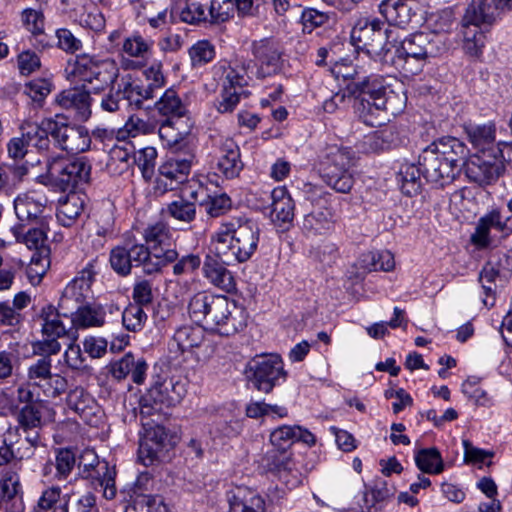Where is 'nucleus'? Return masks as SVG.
Segmentation results:
<instances>
[{"mask_svg": "<svg viewBox=\"0 0 512 512\" xmlns=\"http://www.w3.org/2000/svg\"><path fill=\"white\" fill-rule=\"evenodd\" d=\"M260 228L246 215L231 216L220 222L211 235V252L226 263L249 261L258 249Z\"/></svg>", "mask_w": 512, "mask_h": 512, "instance_id": "nucleus-1", "label": "nucleus"}, {"mask_svg": "<svg viewBox=\"0 0 512 512\" xmlns=\"http://www.w3.org/2000/svg\"><path fill=\"white\" fill-rule=\"evenodd\" d=\"M467 154V147L459 139L440 138L424 148L419 156L422 176L434 187L443 188L459 175Z\"/></svg>", "mask_w": 512, "mask_h": 512, "instance_id": "nucleus-2", "label": "nucleus"}, {"mask_svg": "<svg viewBox=\"0 0 512 512\" xmlns=\"http://www.w3.org/2000/svg\"><path fill=\"white\" fill-rule=\"evenodd\" d=\"M188 314L195 323L223 336L234 335L246 326L236 302L223 295L196 293L188 303Z\"/></svg>", "mask_w": 512, "mask_h": 512, "instance_id": "nucleus-3", "label": "nucleus"}, {"mask_svg": "<svg viewBox=\"0 0 512 512\" xmlns=\"http://www.w3.org/2000/svg\"><path fill=\"white\" fill-rule=\"evenodd\" d=\"M354 96V109L361 122L370 127L381 126L388 120V103L392 91L380 75H369L347 86Z\"/></svg>", "mask_w": 512, "mask_h": 512, "instance_id": "nucleus-4", "label": "nucleus"}, {"mask_svg": "<svg viewBox=\"0 0 512 512\" xmlns=\"http://www.w3.org/2000/svg\"><path fill=\"white\" fill-rule=\"evenodd\" d=\"M439 43L437 35L425 32L410 34L402 40L398 37V43L391 45V49L395 48L393 64L405 74L416 75L428 58L439 53Z\"/></svg>", "mask_w": 512, "mask_h": 512, "instance_id": "nucleus-5", "label": "nucleus"}, {"mask_svg": "<svg viewBox=\"0 0 512 512\" xmlns=\"http://www.w3.org/2000/svg\"><path fill=\"white\" fill-rule=\"evenodd\" d=\"M357 161L350 147L328 145L320 156L321 178L338 193H349L354 185L352 168Z\"/></svg>", "mask_w": 512, "mask_h": 512, "instance_id": "nucleus-6", "label": "nucleus"}, {"mask_svg": "<svg viewBox=\"0 0 512 512\" xmlns=\"http://www.w3.org/2000/svg\"><path fill=\"white\" fill-rule=\"evenodd\" d=\"M66 72L72 81L88 83V90L98 94L113 86L118 78L119 68L112 58L100 59L83 54L69 62Z\"/></svg>", "mask_w": 512, "mask_h": 512, "instance_id": "nucleus-7", "label": "nucleus"}, {"mask_svg": "<svg viewBox=\"0 0 512 512\" xmlns=\"http://www.w3.org/2000/svg\"><path fill=\"white\" fill-rule=\"evenodd\" d=\"M350 39L356 50L371 57L386 56L391 45L398 43V33L395 29H383V23L376 18H360L351 30Z\"/></svg>", "mask_w": 512, "mask_h": 512, "instance_id": "nucleus-8", "label": "nucleus"}, {"mask_svg": "<svg viewBox=\"0 0 512 512\" xmlns=\"http://www.w3.org/2000/svg\"><path fill=\"white\" fill-rule=\"evenodd\" d=\"M91 169L85 157L69 160L56 156L47 159V175L51 183L62 192L82 189L91 179Z\"/></svg>", "mask_w": 512, "mask_h": 512, "instance_id": "nucleus-9", "label": "nucleus"}, {"mask_svg": "<svg viewBox=\"0 0 512 512\" xmlns=\"http://www.w3.org/2000/svg\"><path fill=\"white\" fill-rule=\"evenodd\" d=\"M245 372L252 386L264 393H270L287 378L282 359L277 354L254 357L248 362Z\"/></svg>", "mask_w": 512, "mask_h": 512, "instance_id": "nucleus-10", "label": "nucleus"}, {"mask_svg": "<svg viewBox=\"0 0 512 512\" xmlns=\"http://www.w3.org/2000/svg\"><path fill=\"white\" fill-rule=\"evenodd\" d=\"M186 392V382L179 378L171 377L156 381L140 400L141 421L144 417L161 410L158 405L170 407L179 404L185 397Z\"/></svg>", "mask_w": 512, "mask_h": 512, "instance_id": "nucleus-11", "label": "nucleus"}, {"mask_svg": "<svg viewBox=\"0 0 512 512\" xmlns=\"http://www.w3.org/2000/svg\"><path fill=\"white\" fill-rule=\"evenodd\" d=\"M79 475L83 479L91 480V484L95 489L100 488L106 499H113L116 496L115 477L116 471L114 467H110L105 460L100 461L94 450H84L77 464Z\"/></svg>", "mask_w": 512, "mask_h": 512, "instance_id": "nucleus-12", "label": "nucleus"}, {"mask_svg": "<svg viewBox=\"0 0 512 512\" xmlns=\"http://www.w3.org/2000/svg\"><path fill=\"white\" fill-rule=\"evenodd\" d=\"M144 430L138 448L139 461L151 466L159 461L162 454L174 447V437L161 425L154 422H142Z\"/></svg>", "mask_w": 512, "mask_h": 512, "instance_id": "nucleus-13", "label": "nucleus"}, {"mask_svg": "<svg viewBox=\"0 0 512 512\" xmlns=\"http://www.w3.org/2000/svg\"><path fill=\"white\" fill-rule=\"evenodd\" d=\"M143 238L155 260L152 270H161L164 266L174 263L178 258L170 228L162 222L149 225L144 229Z\"/></svg>", "mask_w": 512, "mask_h": 512, "instance_id": "nucleus-14", "label": "nucleus"}, {"mask_svg": "<svg viewBox=\"0 0 512 512\" xmlns=\"http://www.w3.org/2000/svg\"><path fill=\"white\" fill-rule=\"evenodd\" d=\"M36 226L26 228L28 224L17 223L11 227V233L18 243H23L30 250H34L31 263L44 266L48 264L50 248L47 244L46 222L35 223Z\"/></svg>", "mask_w": 512, "mask_h": 512, "instance_id": "nucleus-15", "label": "nucleus"}, {"mask_svg": "<svg viewBox=\"0 0 512 512\" xmlns=\"http://www.w3.org/2000/svg\"><path fill=\"white\" fill-rule=\"evenodd\" d=\"M43 340L36 342L33 347L39 354H57L61 345L58 339L67 333L66 327L60 319V314L55 306L48 304L41 309Z\"/></svg>", "mask_w": 512, "mask_h": 512, "instance_id": "nucleus-16", "label": "nucleus"}, {"mask_svg": "<svg viewBox=\"0 0 512 512\" xmlns=\"http://www.w3.org/2000/svg\"><path fill=\"white\" fill-rule=\"evenodd\" d=\"M54 146L77 154L85 152L90 148L91 137L84 127L70 126L64 122L54 119L53 126L48 127Z\"/></svg>", "mask_w": 512, "mask_h": 512, "instance_id": "nucleus-17", "label": "nucleus"}, {"mask_svg": "<svg viewBox=\"0 0 512 512\" xmlns=\"http://www.w3.org/2000/svg\"><path fill=\"white\" fill-rule=\"evenodd\" d=\"M98 273L99 262L96 258L91 259L66 285L62 294L61 305L63 306L70 300L82 304L86 299L90 298L92 295V285Z\"/></svg>", "mask_w": 512, "mask_h": 512, "instance_id": "nucleus-18", "label": "nucleus"}, {"mask_svg": "<svg viewBox=\"0 0 512 512\" xmlns=\"http://www.w3.org/2000/svg\"><path fill=\"white\" fill-rule=\"evenodd\" d=\"M491 229L503 234H512V227L499 207H493L478 219L475 231L470 238L471 243L479 248L490 246Z\"/></svg>", "mask_w": 512, "mask_h": 512, "instance_id": "nucleus-19", "label": "nucleus"}, {"mask_svg": "<svg viewBox=\"0 0 512 512\" xmlns=\"http://www.w3.org/2000/svg\"><path fill=\"white\" fill-rule=\"evenodd\" d=\"M504 166L491 153L475 154L466 163L465 173L470 181L480 186L490 185L503 174Z\"/></svg>", "mask_w": 512, "mask_h": 512, "instance_id": "nucleus-20", "label": "nucleus"}, {"mask_svg": "<svg viewBox=\"0 0 512 512\" xmlns=\"http://www.w3.org/2000/svg\"><path fill=\"white\" fill-rule=\"evenodd\" d=\"M236 265V263H226L216 253L207 254L203 262V276L214 287L226 292H234L236 281L233 273L227 266Z\"/></svg>", "mask_w": 512, "mask_h": 512, "instance_id": "nucleus-21", "label": "nucleus"}, {"mask_svg": "<svg viewBox=\"0 0 512 512\" xmlns=\"http://www.w3.org/2000/svg\"><path fill=\"white\" fill-rule=\"evenodd\" d=\"M191 170V161L171 157L163 162L158 171L155 189L161 193L175 189L176 185L183 183Z\"/></svg>", "mask_w": 512, "mask_h": 512, "instance_id": "nucleus-22", "label": "nucleus"}, {"mask_svg": "<svg viewBox=\"0 0 512 512\" xmlns=\"http://www.w3.org/2000/svg\"><path fill=\"white\" fill-rule=\"evenodd\" d=\"M77 464L76 451L72 448H55L54 459L43 465L41 475L49 481H65Z\"/></svg>", "mask_w": 512, "mask_h": 512, "instance_id": "nucleus-23", "label": "nucleus"}, {"mask_svg": "<svg viewBox=\"0 0 512 512\" xmlns=\"http://www.w3.org/2000/svg\"><path fill=\"white\" fill-rule=\"evenodd\" d=\"M119 311V307L114 303H82L77 310L72 313V324L77 329L101 327L106 322L107 313L113 314Z\"/></svg>", "mask_w": 512, "mask_h": 512, "instance_id": "nucleus-24", "label": "nucleus"}, {"mask_svg": "<svg viewBox=\"0 0 512 512\" xmlns=\"http://www.w3.org/2000/svg\"><path fill=\"white\" fill-rule=\"evenodd\" d=\"M512 10V0H472L465 12L466 23L491 24L502 14Z\"/></svg>", "mask_w": 512, "mask_h": 512, "instance_id": "nucleus-25", "label": "nucleus"}, {"mask_svg": "<svg viewBox=\"0 0 512 512\" xmlns=\"http://www.w3.org/2000/svg\"><path fill=\"white\" fill-rule=\"evenodd\" d=\"M46 202L47 199L36 192L18 195L14 200V210L18 223L34 224L46 222L43 216Z\"/></svg>", "mask_w": 512, "mask_h": 512, "instance_id": "nucleus-26", "label": "nucleus"}, {"mask_svg": "<svg viewBox=\"0 0 512 512\" xmlns=\"http://www.w3.org/2000/svg\"><path fill=\"white\" fill-rule=\"evenodd\" d=\"M147 370L146 360L143 357L136 358L131 352L112 361L108 366V371L114 379L121 381L131 375L132 381L138 385L144 383Z\"/></svg>", "mask_w": 512, "mask_h": 512, "instance_id": "nucleus-27", "label": "nucleus"}, {"mask_svg": "<svg viewBox=\"0 0 512 512\" xmlns=\"http://www.w3.org/2000/svg\"><path fill=\"white\" fill-rule=\"evenodd\" d=\"M243 168L244 163L237 143L231 138L222 140L218 147V172L226 179H235Z\"/></svg>", "mask_w": 512, "mask_h": 512, "instance_id": "nucleus-28", "label": "nucleus"}, {"mask_svg": "<svg viewBox=\"0 0 512 512\" xmlns=\"http://www.w3.org/2000/svg\"><path fill=\"white\" fill-rule=\"evenodd\" d=\"M271 199V219L273 223L282 231L288 230L294 220V200L285 186L274 188L271 192Z\"/></svg>", "mask_w": 512, "mask_h": 512, "instance_id": "nucleus-29", "label": "nucleus"}, {"mask_svg": "<svg viewBox=\"0 0 512 512\" xmlns=\"http://www.w3.org/2000/svg\"><path fill=\"white\" fill-rule=\"evenodd\" d=\"M252 53L259 64L257 69L258 78L276 74L281 69V52L278 51L273 41L262 39L254 42Z\"/></svg>", "mask_w": 512, "mask_h": 512, "instance_id": "nucleus-30", "label": "nucleus"}, {"mask_svg": "<svg viewBox=\"0 0 512 512\" xmlns=\"http://www.w3.org/2000/svg\"><path fill=\"white\" fill-rule=\"evenodd\" d=\"M418 4L415 0H385L379 5L380 14L391 26L404 28L416 16Z\"/></svg>", "mask_w": 512, "mask_h": 512, "instance_id": "nucleus-31", "label": "nucleus"}, {"mask_svg": "<svg viewBox=\"0 0 512 512\" xmlns=\"http://www.w3.org/2000/svg\"><path fill=\"white\" fill-rule=\"evenodd\" d=\"M18 429L25 433V440L30 445L27 456L30 457L34 453L40 443L39 430L43 425L40 410L32 404L22 407L17 414Z\"/></svg>", "mask_w": 512, "mask_h": 512, "instance_id": "nucleus-32", "label": "nucleus"}, {"mask_svg": "<svg viewBox=\"0 0 512 512\" xmlns=\"http://www.w3.org/2000/svg\"><path fill=\"white\" fill-rule=\"evenodd\" d=\"M205 339L202 325H184L178 328L168 342V351L171 357L177 358L185 352L199 347Z\"/></svg>", "mask_w": 512, "mask_h": 512, "instance_id": "nucleus-33", "label": "nucleus"}, {"mask_svg": "<svg viewBox=\"0 0 512 512\" xmlns=\"http://www.w3.org/2000/svg\"><path fill=\"white\" fill-rule=\"evenodd\" d=\"M89 90L70 88L57 96L58 104L73 112L76 121L85 122L91 116V97Z\"/></svg>", "mask_w": 512, "mask_h": 512, "instance_id": "nucleus-34", "label": "nucleus"}, {"mask_svg": "<svg viewBox=\"0 0 512 512\" xmlns=\"http://www.w3.org/2000/svg\"><path fill=\"white\" fill-rule=\"evenodd\" d=\"M229 512H265V500L255 490L237 486L228 494Z\"/></svg>", "mask_w": 512, "mask_h": 512, "instance_id": "nucleus-35", "label": "nucleus"}, {"mask_svg": "<svg viewBox=\"0 0 512 512\" xmlns=\"http://www.w3.org/2000/svg\"><path fill=\"white\" fill-rule=\"evenodd\" d=\"M70 500L59 485L46 486L30 512H69Z\"/></svg>", "mask_w": 512, "mask_h": 512, "instance_id": "nucleus-36", "label": "nucleus"}, {"mask_svg": "<svg viewBox=\"0 0 512 512\" xmlns=\"http://www.w3.org/2000/svg\"><path fill=\"white\" fill-rule=\"evenodd\" d=\"M402 143L399 129L390 124L365 137L363 145L369 152H381L393 149Z\"/></svg>", "mask_w": 512, "mask_h": 512, "instance_id": "nucleus-37", "label": "nucleus"}, {"mask_svg": "<svg viewBox=\"0 0 512 512\" xmlns=\"http://www.w3.org/2000/svg\"><path fill=\"white\" fill-rule=\"evenodd\" d=\"M333 213L328 208L316 209L303 218L301 229L306 237L329 233L334 228Z\"/></svg>", "mask_w": 512, "mask_h": 512, "instance_id": "nucleus-38", "label": "nucleus"}, {"mask_svg": "<svg viewBox=\"0 0 512 512\" xmlns=\"http://www.w3.org/2000/svg\"><path fill=\"white\" fill-rule=\"evenodd\" d=\"M85 206V195L69 192L60 198L56 212L58 222L64 227H71L82 214Z\"/></svg>", "mask_w": 512, "mask_h": 512, "instance_id": "nucleus-39", "label": "nucleus"}, {"mask_svg": "<svg viewBox=\"0 0 512 512\" xmlns=\"http://www.w3.org/2000/svg\"><path fill=\"white\" fill-rule=\"evenodd\" d=\"M192 123L189 118H166L162 121L158 132L160 138L169 147L180 145L191 133Z\"/></svg>", "mask_w": 512, "mask_h": 512, "instance_id": "nucleus-40", "label": "nucleus"}, {"mask_svg": "<svg viewBox=\"0 0 512 512\" xmlns=\"http://www.w3.org/2000/svg\"><path fill=\"white\" fill-rule=\"evenodd\" d=\"M67 405L88 424L93 423L99 410L94 398L81 387H76L68 393Z\"/></svg>", "mask_w": 512, "mask_h": 512, "instance_id": "nucleus-41", "label": "nucleus"}, {"mask_svg": "<svg viewBox=\"0 0 512 512\" xmlns=\"http://www.w3.org/2000/svg\"><path fill=\"white\" fill-rule=\"evenodd\" d=\"M478 279L485 295L483 304L489 308L493 307L496 301L497 283L503 280L500 264L492 261L487 262L480 271Z\"/></svg>", "mask_w": 512, "mask_h": 512, "instance_id": "nucleus-42", "label": "nucleus"}, {"mask_svg": "<svg viewBox=\"0 0 512 512\" xmlns=\"http://www.w3.org/2000/svg\"><path fill=\"white\" fill-rule=\"evenodd\" d=\"M71 18L81 27L101 33L106 26V20L100 9L94 4L81 3L80 8L71 9Z\"/></svg>", "mask_w": 512, "mask_h": 512, "instance_id": "nucleus-43", "label": "nucleus"}, {"mask_svg": "<svg viewBox=\"0 0 512 512\" xmlns=\"http://www.w3.org/2000/svg\"><path fill=\"white\" fill-rule=\"evenodd\" d=\"M465 132L469 142L477 150L476 154L490 153V148L496 146V127L491 122L466 126Z\"/></svg>", "mask_w": 512, "mask_h": 512, "instance_id": "nucleus-44", "label": "nucleus"}, {"mask_svg": "<svg viewBox=\"0 0 512 512\" xmlns=\"http://www.w3.org/2000/svg\"><path fill=\"white\" fill-rule=\"evenodd\" d=\"M155 108L159 114L166 118H188L187 105L174 88L165 90L159 100L155 102Z\"/></svg>", "mask_w": 512, "mask_h": 512, "instance_id": "nucleus-45", "label": "nucleus"}, {"mask_svg": "<svg viewBox=\"0 0 512 512\" xmlns=\"http://www.w3.org/2000/svg\"><path fill=\"white\" fill-rule=\"evenodd\" d=\"M119 87L125 104L127 106H134L137 109L143 108L144 101L155 97L152 93V88H147L146 85L132 80L131 77L123 79Z\"/></svg>", "mask_w": 512, "mask_h": 512, "instance_id": "nucleus-46", "label": "nucleus"}, {"mask_svg": "<svg viewBox=\"0 0 512 512\" xmlns=\"http://www.w3.org/2000/svg\"><path fill=\"white\" fill-rule=\"evenodd\" d=\"M481 24H488V22L466 23L465 16L463 17V50L470 57L479 58L482 55L485 36L481 31Z\"/></svg>", "mask_w": 512, "mask_h": 512, "instance_id": "nucleus-47", "label": "nucleus"}, {"mask_svg": "<svg viewBox=\"0 0 512 512\" xmlns=\"http://www.w3.org/2000/svg\"><path fill=\"white\" fill-rule=\"evenodd\" d=\"M421 174V166L412 163L401 164L396 178L403 194L413 196L420 192Z\"/></svg>", "mask_w": 512, "mask_h": 512, "instance_id": "nucleus-48", "label": "nucleus"}, {"mask_svg": "<svg viewBox=\"0 0 512 512\" xmlns=\"http://www.w3.org/2000/svg\"><path fill=\"white\" fill-rule=\"evenodd\" d=\"M414 460L422 473L439 474L444 470V463L440 451L435 448H422L415 452Z\"/></svg>", "mask_w": 512, "mask_h": 512, "instance_id": "nucleus-49", "label": "nucleus"}, {"mask_svg": "<svg viewBox=\"0 0 512 512\" xmlns=\"http://www.w3.org/2000/svg\"><path fill=\"white\" fill-rule=\"evenodd\" d=\"M249 66V62H241L224 68L222 88L241 92L250 80L248 75Z\"/></svg>", "mask_w": 512, "mask_h": 512, "instance_id": "nucleus-50", "label": "nucleus"}, {"mask_svg": "<svg viewBox=\"0 0 512 512\" xmlns=\"http://www.w3.org/2000/svg\"><path fill=\"white\" fill-rule=\"evenodd\" d=\"M132 155L128 148L115 145L110 149L106 169L113 176L127 172L131 165Z\"/></svg>", "mask_w": 512, "mask_h": 512, "instance_id": "nucleus-51", "label": "nucleus"}, {"mask_svg": "<svg viewBox=\"0 0 512 512\" xmlns=\"http://www.w3.org/2000/svg\"><path fill=\"white\" fill-rule=\"evenodd\" d=\"M54 119H44L38 125H31L26 131L30 145L36 147L40 152H49L51 134L48 127L53 126Z\"/></svg>", "mask_w": 512, "mask_h": 512, "instance_id": "nucleus-52", "label": "nucleus"}, {"mask_svg": "<svg viewBox=\"0 0 512 512\" xmlns=\"http://www.w3.org/2000/svg\"><path fill=\"white\" fill-rule=\"evenodd\" d=\"M361 266L369 271H391L395 267L394 255L388 250L368 252L362 255Z\"/></svg>", "mask_w": 512, "mask_h": 512, "instance_id": "nucleus-53", "label": "nucleus"}, {"mask_svg": "<svg viewBox=\"0 0 512 512\" xmlns=\"http://www.w3.org/2000/svg\"><path fill=\"white\" fill-rule=\"evenodd\" d=\"M132 159L141 171L143 179L146 182L151 181L155 174L157 150L151 146L139 149L134 152Z\"/></svg>", "mask_w": 512, "mask_h": 512, "instance_id": "nucleus-54", "label": "nucleus"}, {"mask_svg": "<svg viewBox=\"0 0 512 512\" xmlns=\"http://www.w3.org/2000/svg\"><path fill=\"white\" fill-rule=\"evenodd\" d=\"M166 212L176 221H180L186 224L194 221L197 214L195 202L187 200L182 196L169 203L167 205Z\"/></svg>", "mask_w": 512, "mask_h": 512, "instance_id": "nucleus-55", "label": "nucleus"}, {"mask_svg": "<svg viewBox=\"0 0 512 512\" xmlns=\"http://www.w3.org/2000/svg\"><path fill=\"white\" fill-rule=\"evenodd\" d=\"M153 41L144 38L139 32L126 37L122 44V51L134 58H144L152 50Z\"/></svg>", "mask_w": 512, "mask_h": 512, "instance_id": "nucleus-56", "label": "nucleus"}, {"mask_svg": "<svg viewBox=\"0 0 512 512\" xmlns=\"http://www.w3.org/2000/svg\"><path fill=\"white\" fill-rule=\"evenodd\" d=\"M22 21L26 29L37 39L41 47L48 46L44 36V15L34 9H25L22 12Z\"/></svg>", "mask_w": 512, "mask_h": 512, "instance_id": "nucleus-57", "label": "nucleus"}, {"mask_svg": "<svg viewBox=\"0 0 512 512\" xmlns=\"http://www.w3.org/2000/svg\"><path fill=\"white\" fill-rule=\"evenodd\" d=\"M193 68H200L215 58V46L208 40H198L188 50Z\"/></svg>", "mask_w": 512, "mask_h": 512, "instance_id": "nucleus-58", "label": "nucleus"}, {"mask_svg": "<svg viewBox=\"0 0 512 512\" xmlns=\"http://www.w3.org/2000/svg\"><path fill=\"white\" fill-rule=\"evenodd\" d=\"M126 247L128 250L131 267L142 266L143 271L148 274L159 271L150 269V265H155L156 258H154L150 249L145 244H133Z\"/></svg>", "mask_w": 512, "mask_h": 512, "instance_id": "nucleus-59", "label": "nucleus"}, {"mask_svg": "<svg viewBox=\"0 0 512 512\" xmlns=\"http://www.w3.org/2000/svg\"><path fill=\"white\" fill-rule=\"evenodd\" d=\"M148 319L144 306L130 303L122 311V323L126 330L131 332L141 331Z\"/></svg>", "mask_w": 512, "mask_h": 512, "instance_id": "nucleus-60", "label": "nucleus"}, {"mask_svg": "<svg viewBox=\"0 0 512 512\" xmlns=\"http://www.w3.org/2000/svg\"><path fill=\"white\" fill-rule=\"evenodd\" d=\"M309 256L322 266L331 267L339 257V250L335 243L322 241L310 248Z\"/></svg>", "mask_w": 512, "mask_h": 512, "instance_id": "nucleus-61", "label": "nucleus"}, {"mask_svg": "<svg viewBox=\"0 0 512 512\" xmlns=\"http://www.w3.org/2000/svg\"><path fill=\"white\" fill-rule=\"evenodd\" d=\"M42 357L37 359L28 368V379L34 385L42 387L44 382L52 378V361L48 354H41Z\"/></svg>", "mask_w": 512, "mask_h": 512, "instance_id": "nucleus-62", "label": "nucleus"}, {"mask_svg": "<svg viewBox=\"0 0 512 512\" xmlns=\"http://www.w3.org/2000/svg\"><path fill=\"white\" fill-rule=\"evenodd\" d=\"M125 512H167V507L160 496L139 495Z\"/></svg>", "mask_w": 512, "mask_h": 512, "instance_id": "nucleus-63", "label": "nucleus"}, {"mask_svg": "<svg viewBox=\"0 0 512 512\" xmlns=\"http://www.w3.org/2000/svg\"><path fill=\"white\" fill-rule=\"evenodd\" d=\"M23 498L19 476L14 473L5 474L0 479V504Z\"/></svg>", "mask_w": 512, "mask_h": 512, "instance_id": "nucleus-64", "label": "nucleus"}]
</instances>
